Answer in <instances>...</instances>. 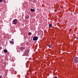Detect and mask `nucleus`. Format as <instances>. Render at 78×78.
<instances>
[{
    "mask_svg": "<svg viewBox=\"0 0 78 78\" xmlns=\"http://www.w3.org/2000/svg\"><path fill=\"white\" fill-rule=\"evenodd\" d=\"M17 20L15 19L13 20L12 23L14 25H16L17 23Z\"/></svg>",
    "mask_w": 78,
    "mask_h": 78,
    "instance_id": "obj_1",
    "label": "nucleus"
},
{
    "mask_svg": "<svg viewBox=\"0 0 78 78\" xmlns=\"http://www.w3.org/2000/svg\"><path fill=\"white\" fill-rule=\"evenodd\" d=\"M74 62L75 63H77L78 62V57H76L74 58Z\"/></svg>",
    "mask_w": 78,
    "mask_h": 78,
    "instance_id": "obj_2",
    "label": "nucleus"
},
{
    "mask_svg": "<svg viewBox=\"0 0 78 78\" xmlns=\"http://www.w3.org/2000/svg\"><path fill=\"white\" fill-rule=\"evenodd\" d=\"M38 39V37H34L33 38V40L34 41H37Z\"/></svg>",
    "mask_w": 78,
    "mask_h": 78,
    "instance_id": "obj_3",
    "label": "nucleus"
},
{
    "mask_svg": "<svg viewBox=\"0 0 78 78\" xmlns=\"http://www.w3.org/2000/svg\"><path fill=\"white\" fill-rule=\"evenodd\" d=\"M29 16L28 15H27L26 16L25 18V19H29Z\"/></svg>",
    "mask_w": 78,
    "mask_h": 78,
    "instance_id": "obj_4",
    "label": "nucleus"
},
{
    "mask_svg": "<svg viewBox=\"0 0 78 78\" xmlns=\"http://www.w3.org/2000/svg\"><path fill=\"white\" fill-rule=\"evenodd\" d=\"M30 11H32V12H34V9H30Z\"/></svg>",
    "mask_w": 78,
    "mask_h": 78,
    "instance_id": "obj_5",
    "label": "nucleus"
},
{
    "mask_svg": "<svg viewBox=\"0 0 78 78\" xmlns=\"http://www.w3.org/2000/svg\"><path fill=\"white\" fill-rule=\"evenodd\" d=\"M4 53H7V52L8 51H7V50L6 49H4Z\"/></svg>",
    "mask_w": 78,
    "mask_h": 78,
    "instance_id": "obj_6",
    "label": "nucleus"
},
{
    "mask_svg": "<svg viewBox=\"0 0 78 78\" xmlns=\"http://www.w3.org/2000/svg\"><path fill=\"white\" fill-rule=\"evenodd\" d=\"M48 47L49 48H51V47H52V45H51V44H49V45H48Z\"/></svg>",
    "mask_w": 78,
    "mask_h": 78,
    "instance_id": "obj_7",
    "label": "nucleus"
},
{
    "mask_svg": "<svg viewBox=\"0 0 78 78\" xmlns=\"http://www.w3.org/2000/svg\"><path fill=\"white\" fill-rule=\"evenodd\" d=\"M10 44H13L14 43V42L12 41H10Z\"/></svg>",
    "mask_w": 78,
    "mask_h": 78,
    "instance_id": "obj_8",
    "label": "nucleus"
},
{
    "mask_svg": "<svg viewBox=\"0 0 78 78\" xmlns=\"http://www.w3.org/2000/svg\"><path fill=\"white\" fill-rule=\"evenodd\" d=\"M49 27H50V28H51V27H52V25L51 24H49Z\"/></svg>",
    "mask_w": 78,
    "mask_h": 78,
    "instance_id": "obj_9",
    "label": "nucleus"
},
{
    "mask_svg": "<svg viewBox=\"0 0 78 78\" xmlns=\"http://www.w3.org/2000/svg\"><path fill=\"white\" fill-rule=\"evenodd\" d=\"M31 32H29L28 34V35H31Z\"/></svg>",
    "mask_w": 78,
    "mask_h": 78,
    "instance_id": "obj_10",
    "label": "nucleus"
},
{
    "mask_svg": "<svg viewBox=\"0 0 78 78\" xmlns=\"http://www.w3.org/2000/svg\"><path fill=\"white\" fill-rule=\"evenodd\" d=\"M2 1H3V0H0V3H2Z\"/></svg>",
    "mask_w": 78,
    "mask_h": 78,
    "instance_id": "obj_11",
    "label": "nucleus"
},
{
    "mask_svg": "<svg viewBox=\"0 0 78 78\" xmlns=\"http://www.w3.org/2000/svg\"><path fill=\"white\" fill-rule=\"evenodd\" d=\"M76 39L78 40V37L76 38Z\"/></svg>",
    "mask_w": 78,
    "mask_h": 78,
    "instance_id": "obj_12",
    "label": "nucleus"
},
{
    "mask_svg": "<svg viewBox=\"0 0 78 78\" xmlns=\"http://www.w3.org/2000/svg\"><path fill=\"white\" fill-rule=\"evenodd\" d=\"M12 41H14V39H12Z\"/></svg>",
    "mask_w": 78,
    "mask_h": 78,
    "instance_id": "obj_13",
    "label": "nucleus"
},
{
    "mask_svg": "<svg viewBox=\"0 0 78 78\" xmlns=\"http://www.w3.org/2000/svg\"><path fill=\"white\" fill-rule=\"evenodd\" d=\"M54 78H57V76H55L54 77Z\"/></svg>",
    "mask_w": 78,
    "mask_h": 78,
    "instance_id": "obj_14",
    "label": "nucleus"
},
{
    "mask_svg": "<svg viewBox=\"0 0 78 78\" xmlns=\"http://www.w3.org/2000/svg\"><path fill=\"white\" fill-rule=\"evenodd\" d=\"M0 78H2V77H1V76H0Z\"/></svg>",
    "mask_w": 78,
    "mask_h": 78,
    "instance_id": "obj_15",
    "label": "nucleus"
}]
</instances>
